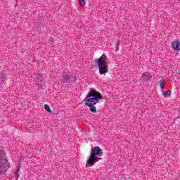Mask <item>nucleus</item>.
<instances>
[{
  "instance_id": "7",
  "label": "nucleus",
  "mask_w": 180,
  "mask_h": 180,
  "mask_svg": "<svg viewBox=\"0 0 180 180\" xmlns=\"http://www.w3.org/2000/svg\"><path fill=\"white\" fill-rule=\"evenodd\" d=\"M142 78H144L143 81L148 82L150 79H151V78H153V76H151V73L146 72L142 75Z\"/></svg>"
},
{
  "instance_id": "8",
  "label": "nucleus",
  "mask_w": 180,
  "mask_h": 180,
  "mask_svg": "<svg viewBox=\"0 0 180 180\" xmlns=\"http://www.w3.org/2000/svg\"><path fill=\"white\" fill-rule=\"evenodd\" d=\"M164 85H165V80L163 78H162L160 79V86L161 89H164Z\"/></svg>"
},
{
  "instance_id": "12",
  "label": "nucleus",
  "mask_w": 180,
  "mask_h": 180,
  "mask_svg": "<svg viewBox=\"0 0 180 180\" xmlns=\"http://www.w3.org/2000/svg\"><path fill=\"white\" fill-rule=\"evenodd\" d=\"M18 172H19V167L17 168L15 171V174L18 175Z\"/></svg>"
},
{
  "instance_id": "11",
  "label": "nucleus",
  "mask_w": 180,
  "mask_h": 180,
  "mask_svg": "<svg viewBox=\"0 0 180 180\" xmlns=\"http://www.w3.org/2000/svg\"><path fill=\"white\" fill-rule=\"evenodd\" d=\"M80 6H85V0H79Z\"/></svg>"
},
{
  "instance_id": "1",
  "label": "nucleus",
  "mask_w": 180,
  "mask_h": 180,
  "mask_svg": "<svg viewBox=\"0 0 180 180\" xmlns=\"http://www.w3.org/2000/svg\"><path fill=\"white\" fill-rule=\"evenodd\" d=\"M103 99V96L94 89H91L84 101L86 106L89 108L90 112L96 113V103H99V101Z\"/></svg>"
},
{
  "instance_id": "10",
  "label": "nucleus",
  "mask_w": 180,
  "mask_h": 180,
  "mask_svg": "<svg viewBox=\"0 0 180 180\" xmlns=\"http://www.w3.org/2000/svg\"><path fill=\"white\" fill-rule=\"evenodd\" d=\"M163 96L165 98H168V96H171V91L168 90V91H166L164 94H163Z\"/></svg>"
},
{
  "instance_id": "4",
  "label": "nucleus",
  "mask_w": 180,
  "mask_h": 180,
  "mask_svg": "<svg viewBox=\"0 0 180 180\" xmlns=\"http://www.w3.org/2000/svg\"><path fill=\"white\" fill-rule=\"evenodd\" d=\"M109 63L110 62L105 54H103L98 60H94V65L98 67L100 75H105L108 72Z\"/></svg>"
},
{
  "instance_id": "9",
  "label": "nucleus",
  "mask_w": 180,
  "mask_h": 180,
  "mask_svg": "<svg viewBox=\"0 0 180 180\" xmlns=\"http://www.w3.org/2000/svg\"><path fill=\"white\" fill-rule=\"evenodd\" d=\"M44 108L45 110H46V112H49V113H51V109H50V106H49V105L45 104L44 105Z\"/></svg>"
},
{
  "instance_id": "5",
  "label": "nucleus",
  "mask_w": 180,
  "mask_h": 180,
  "mask_svg": "<svg viewBox=\"0 0 180 180\" xmlns=\"http://www.w3.org/2000/svg\"><path fill=\"white\" fill-rule=\"evenodd\" d=\"M61 84H67L68 85H71V84H75L77 82V75H72L71 72H65L62 75V77L60 79Z\"/></svg>"
},
{
  "instance_id": "3",
  "label": "nucleus",
  "mask_w": 180,
  "mask_h": 180,
  "mask_svg": "<svg viewBox=\"0 0 180 180\" xmlns=\"http://www.w3.org/2000/svg\"><path fill=\"white\" fill-rule=\"evenodd\" d=\"M11 168V163L6 158H5V150L4 147L0 146V176L5 175L6 176V172L9 171Z\"/></svg>"
},
{
  "instance_id": "2",
  "label": "nucleus",
  "mask_w": 180,
  "mask_h": 180,
  "mask_svg": "<svg viewBox=\"0 0 180 180\" xmlns=\"http://www.w3.org/2000/svg\"><path fill=\"white\" fill-rule=\"evenodd\" d=\"M99 155H103V150L99 146L94 147L91 150L90 157L86 161V167H94L96 162L102 160V158L98 157Z\"/></svg>"
},
{
  "instance_id": "13",
  "label": "nucleus",
  "mask_w": 180,
  "mask_h": 180,
  "mask_svg": "<svg viewBox=\"0 0 180 180\" xmlns=\"http://www.w3.org/2000/svg\"><path fill=\"white\" fill-rule=\"evenodd\" d=\"M0 85H1V86H5V83H4V82H2V83Z\"/></svg>"
},
{
  "instance_id": "6",
  "label": "nucleus",
  "mask_w": 180,
  "mask_h": 180,
  "mask_svg": "<svg viewBox=\"0 0 180 180\" xmlns=\"http://www.w3.org/2000/svg\"><path fill=\"white\" fill-rule=\"evenodd\" d=\"M172 48L175 51H180V41L179 40L172 42Z\"/></svg>"
}]
</instances>
